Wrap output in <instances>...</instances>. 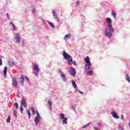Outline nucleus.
<instances>
[{
	"instance_id": "f257e3e1",
	"label": "nucleus",
	"mask_w": 130,
	"mask_h": 130,
	"mask_svg": "<svg viewBox=\"0 0 130 130\" xmlns=\"http://www.w3.org/2000/svg\"><path fill=\"white\" fill-rule=\"evenodd\" d=\"M106 22L107 23V28L105 29V35L107 38H111L112 33L114 32V28L112 27V20L108 17L106 19Z\"/></svg>"
},
{
	"instance_id": "f03ea898",
	"label": "nucleus",
	"mask_w": 130,
	"mask_h": 130,
	"mask_svg": "<svg viewBox=\"0 0 130 130\" xmlns=\"http://www.w3.org/2000/svg\"><path fill=\"white\" fill-rule=\"evenodd\" d=\"M85 60L86 64L85 66V73H86L88 76H92L93 75V71H90V67H91V61H90V58L89 56H87L84 58Z\"/></svg>"
},
{
	"instance_id": "7ed1b4c3",
	"label": "nucleus",
	"mask_w": 130,
	"mask_h": 130,
	"mask_svg": "<svg viewBox=\"0 0 130 130\" xmlns=\"http://www.w3.org/2000/svg\"><path fill=\"white\" fill-rule=\"evenodd\" d=\"M31 110L33 114H34L35 112L37 114V116L35 117L34 120L35 124H36V125H37V124H38V122H39V121L41 120V116H40V114H39V112H38V111H35V109H34V108H31Z\"/></svg>"
},
{
	"instance_id": "20e7f679",
	"label": "nucleus",
	"mask_w": 130,
	"mask_h": 130,
	"mask_svg": "<svg viewBox=\"0 0 130 130\" xmlns=\"http://www.w3.org/2000/svg\"><path fill=\"white\" fill-rule=\"evenodd\" d=\"M62 55L64 59H66V60L68 61L69 64H71L72 62H73V58H72V56H71V55H70V54L67 53L64 50L63 51Z\"/></svg>"
},
{
	"instance_id": "39448f33",
	"label": "nucleus",
	"mask_w": 130,
	"mask_h": 130,
	"mask_svg": "<svg viewBox=\"0 0 130 130\" xmlns=\"http://www.w3.org/2000/svg\"><path fill=\"white\" fill-rule=\"evenodd\" d=\"M61 119H62V123L63 124H68V118L64 117V114L63 113L60 114Z\"/></svg>"
},
{
	"instance_id": "423d86ee",
	"label": "nucleus",
	"mask_w": 130,
	"mask_h": 130,
	"mask_svg": "<svg viewBox=\"0 0 130 130\" xmlns=\"http://www.w3.org/2000/svg\"><path fill=\"white\" fill-rule=\"evenodd\" d=\"M58 72L60 74V77L63 82H67L66 75H64V74L62 73V71H61V70H59Z\"/></svg>"
},
{
	"instance_id": "0eeeda50",
	"label": "nucleus",
	"mask_w": 130,
	"mask_h": 130,
	"mask_svg": "<svg viewBox=\"0 0 130 130\" xmlns=\"http://www.w3.org/2000/svg\"><path fill=\"white\" fill-rule=\"evenodd\" d=\"M14 38L17 43H19L20 42V40H21V38L20 37V35H19V34H15Z\"/></svg>"
},
{
	"instance_id": "6e6552de",
	"label": "nucleus",
	"mask_w": 130,
	"mask_h": 130,
	"mask_svg": "<svg viewBox=\"0 0 130 130\" xmlns=\"http://www.w3.org/2000/svg\"><path fill=\"white\" fill-rule=\"evenodd\" d=\"M12 85L15 88L18 87V82H17V79L16 78H12Z\"/></svg>"
},
{
	"instance_id": "1a4fd4ad",
	"label": "nucleus",
	"mask_w": 130,
	"mask_h": 130,
	"mask_svg": "<svg viewBox=\"0 0 130 130\" xmlns=\"http://www.w3.org/2000/svg\"><path fill=\"white\" fill-rule=\"evenodd\" d=\"M111 114L114 118H116V119H118L119 118V116H118V115L115 111H113L111 113Z\"/></svg>"
},
{
	"instance_id": "9d476101",
	"label": "nucleus",
	"mask_w": 130,
	"mask_h": 130,
	"mask_svg": "<svg viewBox=\"0 0 130 130\" xmlns=\"http://www.w3.org/2000/svg\"><path fill=\"white\" fill-rule=\"evenodd\" d=\"M34 70L36 71V75H38V74H39V69H38L37 64L35 63L34 64Z\"/></svg>"
},
{
	"instance_id": "9b49d317",
	"label": "nucleus",
	"mask_w": 130,
	"mask_h": 130,
	"mask_svg": "<svg viewBox=\"0 0 130 130\" xmlns=\"http://www.w3.org/2000/svg\"><path fill=\"white\" fill-rule=\"evenodd\" d=\"M77 74V72H76V69L74 68H72L70 70V75H72V76H73V77H76V75Z\"/></svg>"
},
{
	"instance_id": "f8f14e48",
	"label": "nucleus",
	"mask_w": 130,
	"mask_h": 130,
	"mask_svg": "<svg viewBox=\"0 0 130 130\" xmlns=\"http://www.w3.org/2000/svg\"><path fill=\"white\" fill-rule=\"evenodd\" d=\"M20 106H23V107H26V106H27V104H26V101H25L24 99H22L21 104Z\"/></svg>"
},
{
	"instance_id": "ddd939ff",
	"label": "nucleus",
	"mask_w": 130,
	"mask_h": 130,
	"mask_svg": "<svg viewBox=\"0 0 130 130\" xmlns=\"http://www.w3.org/2000/svg\"><path fill=\"white\" fill-rule=\"evenodd\" d=\"M15 62H14L13 60H10L8 61V64L9 67H10L11 68H13V67H14V64Z\"/></svg>"
},
{
	"instance_id": "4468645a",
	"label": "nucleus",
	"mask_w": 130,
	"mask_h": 130,
	"mask_svg": "<svg viewBox=\"0 0 130 130\" xmlns=\"http://www.w3.org/2000/svg\"><path fill=\"white\" fill-rule=\"evenodd\" d=\"M71 34L66 35L63 38L64 40H68V39H70V38H71Z\"/></svg>"
},
{
	"instance_id": "2eb2a0df",
	"label": "nucleus",
	"mask_w": 130,
	"mask_h": 130,
	"mask_svg": "<svg viewBox=\"0 0 130 130\" xmlns=\"http://www.w3.org/2000/svg\"><path fill=\"white\" fill-rule=\"evenodd\" d=\"M52 15L54 19L57 18V15H56V11L55 10H52Z\"/></svg>"
},
{
	"instance_id": "dca6fc26",
	"label": "nucleus",
	"mask_w": 130,
	"mask_h": 130,
	"mask_svg": "<svg viewBox=\"0 0 130 130\" xmlns=\"http://www.w3.org/2000/svg\"><path fill=\"white\" fill-rule=\"evenodd\" d=\"M125 79L126 81H127V82H128L129 83V84H130V77H129V75L126 74L125 75Z\"/></svg>"
},
{
	"instance_id": "f3484780",
	"label": "nucleus",
	"mask_w": 130,
	"mask_h": 130,
	"mask_svg": "<svg viewBox=\"0 0 130 130\" xmlns=\"http://www.w3.org/2000/svg\"><path fill=\"white\" fill-rule=\"evenodd\" d=\"M7 71H8V68H7V67H5L4 70V76L5 78L7 77Z\"/></svg>"
},
{
	"instance_id": "a211bd4d",
	"label": "nucleus",
	"mask_w": 130,
	"mask_h": 130,
	"mask_svg": "<svg viewBox=\"0 0 130 130\" xmlns=\"http://www.w3.org/2000/svg\"><path fill=\"white\" fill-rule=\"evenodd\" d=\"M20 79H21V81H20V83H21V85L23 86L24 85V76L23 75H21V77H20Z\"/></svg>"
},
{
	"instance_id": "6ab92c4d",
	"label": "nucleus",
	"mask_w": 130,
	"mask_h": 130,
	"mask_svg": "<svg viewBox=\"0 0 130 130\" xmlns=\"http://www.w3.org/2000/svg\"><path fill=\"white\" fill-rule=\"evenodd\" d=\"M72 86L74 88V89H77V84L76 83V82L74 80H72Z\"/></svg>"
},
{
	"instance_id": "aec40b11",
	"label": "nucleus",
	"mask_w": 130,
	"mask_h": 130,
	"mask_svg": "<svg viewBox=\"0 0 130 130\" xmlns=\"http://www.w3.org/2000/svg\"><path fill=\"white\" fill-rule=\"evenodd\" d=\"M48 104L50 106V109H52V102L49 100L48 101Z\"/></svg>"
},
{
	"instance_id": "412c9836",
	"label": "nucleus",
	"mask_w": 130,
	"mask_h": 130,
	"mask_svg": "<svg viewBox=\"0 0 130 130\" xmlns=\"http://www.w3.org/2000/svg\"><path fill=\"white\" fill-rule=\"evenodd\" d=\"M91 123H92V122H90L89 123H88L87 124H86V125H84L83 127L82 128H87V127H88V126H89V125L90 124H91Z\"/></svg>"
},
{
	"instance_id": "4be33fe9",
	"label": "nucleus",
	"mask_w": 130,
	"mask_h": 130,
	"mask_svg": "<svg viewBox=\"0 0 130 130\" xmlns=\"http://www.w3.org/2000/svg\"><path fill=\"white\" fill-rule=\"evenodd\" d=\"M7 123H10L11 122V116H9L8 118L6 120Z\"/></svg>"
},
{
	"instance_id": "5701e85b",
	"label": "nucleus",
	"mask_w": 130,
	"mask_h": 130,
	"mask_svg": "<svg viewBox=\"0 0 130 130\" xmlns=\"http://www.w3.org/2000/svg\"><path fill=\"white\" fill-rule=\"evenodd\" d=\"M74 64V66H77V61L76 60H73V61L72 62L71 64H69L70 66H72V64Z\"/></svg>"
},
{
	"instance_id": "b1692460",
	"label": "nucleus",
	"mask_w": 130,
	"mask_h": 130,
	"mask_svg": "<svg viewBox=\"0 0 130 130\" xmlns=\"http://www.w3.org/2000/svg\"><path fill=\"white\" fill-rule=\"evenodd\" d=\"M11 24L12 26V28H13V30H16L17 29V27L16 26H15V24H14V23H13V22H11Z\"/></svg>"
},
{
	"instance_id": "393cba45",
	"label": "nucleus",
	"mask_w": 130,
	"mask_h": 130,
	"mask_svg": "<svg viewBox=\"0 0 130 130\" xmlns=\"http://www.w3.org/2000/svg\"><path fill=\"white\" fill-rule=\"evenodd\" d=\"M19 108L21 113H22L24 111V108H23V106H20Z\"/></svg>"
},
{
	"instance_id": "a878e982",
	"label": "nucleus",
	"mask_w": 130,
	"mask_h": 130,
	"mask_svg": "<svg viewBox=\"0 0 130 130\" xmlns=\"http://www.w3.org/2000/svg\"><path fill=\"white\" fill-rule=\"evenodd\" d=\"M112 16H113L114 18H116V13H115L114 11H113L112 12Z\"/></svg>"
},
{
	"instance_id": "bb28decb",
	"label": "nucleus",
	"mask_w": 130,
	"mask_h": 130,
	"mask_svg": "<svg viewBox=\"0 0 130 130\" xmlns=\"http://www.w3.org/2000/svg\"><path fill=\"white\" fill-rule=\"evenodd\" d=\"M14 106L17 109L19 108V104H18V103H15L14 104Z\"/></svg>"
},
{
	"instance_id": "cd10ccee",
	"label": "nucleus",
	"mask_w": 130,
	"mask_h": 130,
	"mask_svg": "<svg viewBox=\"0 0 130 130\" xmlns=\"http://www.w3.org/2000/svg\"><path fill=\"white\" fill-rule=\"evenodd\" d=\"M27 113L28 114V119H30V117L31 116V113L30 112V110L27 109Z\"/></svg>"
},
{
	"instance_id": "c85d7f7f",
	"label": "nucleus",
	"mask_w": 130,
	"mask_h": 130,
	"mask_svg": "<svg viewBox=\"0 0 130 130\" xmlns=\"http://www.w3.org/2000/svg\"><path fill=\"white\" fill-rule=\"evenodd\" d=\"M36 11V9L35 8H33L31 9V13L32 14H35V12Z\"/></svg>"
},
{
	"instance_id": "c756f323",
	"label": "nucleus",
	"mask_w": 130,
	"mask_h": 130,
	"mask_svg": "<svg viewBox=\"0 0 130 130\" xmlns=\"http://www.w3.org/2000/svg\"><path fill=\"white\" fill-rule=\"evenodd\" d=\"M49 25L52 27V28H55V26L53 25V24L51 22H49Z\"/></svg>"
},
{
	"instance_id": "7c9ffc66",
	"label": "nucleus",
	"mask_w": 130,
	"mask_h": 130,
	"mask_svg": "<svg viewBox=\"0 0 130 130\" xmlns=\"http://www.w3.org/2000/svg\"><path fill=\"white\" fill-rule=\"evenodd\" d=\"M118 127H119L118 128L119 130H124V129H123V127L121 125H119Z\"/></svg>"
},
{
	"instance_id": "2f4dec72",
	"label": "nucleus",
	"mask_w": 130,
	"mask_h": 130,
	"mask_svg": "<svg viewBox=\"0 0 130 130\" xmlns=\"http://www.w3.org/2000/svg\"><path fill=\"white\" fill-rule=\"evenodd\" d=\"M121 119L122 120H124V117L123 114L121 115Z\"/></svg>"
},
{
	"instance_id": "473e14b6",
	"label": "nucleus",
	"mask_w": 130,
	"mask_h": 130,
	"mask_svg": "<svg viewBox=\"0 0 130 130\" xmlns=\"http://www.w3.org/2000/svg\"><path fill=\"white\" fill-rule=\"evenodd\" d=\"M6 16H7V19H8V20H10V16L9 15V13H7Z\"/></svg>"
},
{
	"instance_id": "72a5a7b5",
	"label": "nucleus",
	"mask_w": 130,
	"mask_h": 130,
	"mask_svg": "<svg viewBox=\"0 0 130 130\" xmlns=\"http://www.w3.org/2000/svg\"><path fill=\"white\" fill-rule=\"evenodd\" d=\"M80 2L79 1L76 2V5L77 6H80Z\"/></svg>"
},
{
	"instance_id": "f704fd0d",
	"label": "nucleus",
	"mask_w": 130,
	"mask_h": 130,
	"mask_svg": "<svg viewBox=\"0 0 130 130\" xmlns=\"http://www.w3.org/2000/svg\"><path fill=\"white\" fill-rule=\"evenodd\" d=\"M0 66H3V61L2 58H0Z\"/></svg>"
},
{
	"instance_id": "c9c22d12",
	"label": "nucleus",
	"mask_w": 130,
	"mask_h": 130,
	"mask_svg": "<svg viewBox=\"0 0 130 130\" xmlns=\"http://www.w3.org/2000/svg\"><path fill=\"white\" fill-rule=\"evenodd\" d=\"M78 92L80 93V94H82L83 95V94H84V92H83L82 91H80V90H78Z\"/></svg>"
},
{
	"instance_id": "e433bc0d",
	"label": "nucleus",
	"mask_w": 130,
	"mask_h": 130,
	"mask_svg": "<svg viewBox=\"0 0 130 130\" xmlns=\"http://www.w3.org/2000/svg\"><path fill=\"white\" fill-rule=\"evenodd\" d=\"M24 77L26 79V80H27L28 81H29V78H28V77H27V76H25Z\"/></svg>"
},
{
	"instance_id": "4c0bfd02",
	"label": "nucleus",
	"mask_w": 130,
	"mask_h": 130,
	"mask_svg": "<svg viewBox=\"0 0 130 130\" xmlns=\"http://www.w3.org/2000/svg\"><path fill=\"white\" fill-rule=\"evenodd\" d=\"M98 126H101L102 125H101V123H98Z\"/></svg>"
},
{
	"instance_id": "58836bf2",
	"label": "nucleus",
	"mask_w": 130,
	"mask_h": 130,
	"mask_svg": "<svg viewBox=\"0 0 130 130\" xmlns=\"http://www.w3.org/2000/svg\"><path fill=\"white\" fill-rule=\"evenodd\" d=\"M54 19H56L57 20V22H59V19H58V18H57H57H54Z\"/></svg>"
},
{
	"instance_id": "ea45409f",
	"label": "nucleus",
	"mask_w": 130,
	"mask_h": 130,
	"mask_svg": "<svg viewBox=\"0 0 130 130\" xmlns=\"http://www.w3.org/2000/svg\"><path fill=\"white\" fill-rule=\"evenodd\" d=\"M24 44H25V43H24V42H22V46L23 47H24Z\"/></svg>"
},
{
	"instance_id": "a19ab883",
	"label": "nucleus",
	"mask_w": 130,
	"mask_h": 130,
	"mask_svg": "<svg viewBox=\"0 0 130 130\" xmlns=\"http://www.w3.org/2000/svg\"><path fill=\"white\" fill-rule=\"evenodd\" d=\"M14 116H15V117L17 118V114L14 113Z\"/></svg>"
},
{
	"instance_id": "79ce46f5",
	"label": "nucleus",
	"mask_w": 130,
	"mask_h": 130,
	"mask_svg": "<svg viewBox=\"0 0 130 130\" xmlns=\"http://www.w3.org/2000/svg\"><path fill=\"white\" fill-rule=\"evenodd\" d=\"M75 91H77V88H76V89H75Z\"/></svg>"
}]
</instances>
